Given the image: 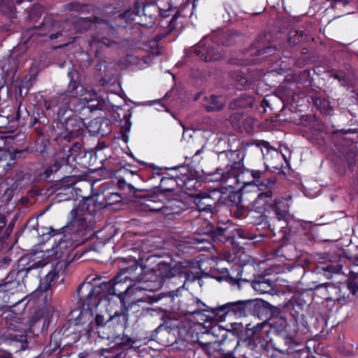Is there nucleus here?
<instances>
[{
	"mask_svg": "<svg viewBox=\"0 0 358 358\" xmlns=\"http://www.w3.org/2000/svg\"><path fill=\"white\" fill-rule=\"evenodd\" d=\"M143 269L136 264L122 268L121 273L108 282L101 283L102 292L118 296L122 305L126 306L127 296L138 291L155 292L162 286L161 279L154 273L143 274Z\"/></svg>",
	"mask_w": 358,
	"mask_h": 358,
	"instance_id": "f257e3e1",
	"label": "nucleus"
},
{
	"mask_svg": "<svg viewBox=\"0 0 358 358\" xmlns=\"http://www.w3.org/2000/svg\"><path fill=\"white\" fill-rule=\"evenodd\" d=\"M37 257L22 258L18 263L17 271H11L0 283V304L6 305L7 308L16 306L21 301L16 295L23 292L27 283L28 275H31L38 278V269L47 266Z\"/></svg>",
	"mask_w": 358,
	"mask_h": 358,
	"instance_id": "f03ea898",
	"label": "nucleus"
},
{
	"mask_svg": "<svg viewBox=\"0 0 358 358\" xmlns=\"http://www.w3.org/2000/svg\"><path fill=\"white\" fill-rule=\"evenodd\" d=\"M114 9L110 6H106L103 9L96 8L93 10V17L79 18L75 22V26L80 31L92 26H94L95 28L99 27L102 30L92 36L91 39L88 41L92 50H94L96 52L99 48H102L104 46L110 47L115 44L113 40L108 37L110 29L106 19L110 15L115 13Z\"/></svg>",
	"mask_w": 358,
	"mask_h": 358,
	"instance_id": "7ed1b4c3",
	"label": "nucleus"
},
{
	"mask_svg": "<svg viewBox=\"0 0 358 358\" xmlns=\"http://www.w3.org/2000/svg\"><path fill=\"white\" fill-rule=\"evenodd\" d=\"M278 308L264 300H244L227 303L219 308L214 310L215 314L231 315L238 317H247L252 315L262 322H268L272 313Z\"/></svg>",
	"mask_w": 358,
	"mask_h": 358,
	"instance_id": "20e7f679",
	"label": "nucleus"
},
{
	"mask_svg": "<svg viewBox=\"0 0 358 358\" xmlns=\"http://www.w3.org/2000/svg\"><path fill=\"white\" fill-rule=\"evenodd\" d=\"M221 306L210 308L209 310H202L199 308L195 313L186 322L187 325L180 324V336L187 338V336H201L203 334H210V332L219 328L217 325V320H215V317H218L221 320H225L227 317L231 315H220L215 314L214 310L219 308Z\"/></svg>",
	"mask_w": 358,
	"mask_h": 358,
	"instance_id": "39448f33",
	"label": "nucleus"
},
{
	"mask_svg": "<svg viewBox=\"0 0 358 358\" xmlns=\"http://www.w3.org/2000/svg\"><path fill=\"white\" fill-rule=\"evenodd\" d=\"M273 209L275 217L271 220H275V231L279 229L283 233V237L287 240H292L294 242L300 243L301 236H305L306 232L301 224L299 222H292L289 224L287 222L289 206L287 200L283 197L275 199Z\"/></svg>",
	"mask_w": 358,
	"mask_h": 358,
	"instance_id": "423d86ee",
	"label": "nucleus"
},
{
	"mask_svg": "<svg viewBox=\"0 0 358 358\" xmlns=\"http://www.w3.org/2000/svg\"><path fill=\"white\" fill-rule=\"evenodd\" d=\"M66 22H61L48 17L43 20L41 27L31 36V38H36L41 36L45 37V41H55L58 40L62 44L59 47L67 45L73 41L74 37L68 39L67 31L65 30Z\"/></svg>",
	"mask_w": 358,
	"mask_h": 358,
	"instance_id": "0eeeda50",
	"label": "nucleus"
},
{
	"mask_svg": "<svg viewBox=\"0 0 358 358\" xmlns=\"http://www.w3.org/2000/svg\"><path fill=\"white\" fill-rule=\"evenodd\" d=\"M57 113V121L55 122V126L59 129L64 130L59 134L68 141L77 136L82 126L84 124L80 117L73 115L71 110L64 109V108H56L55 111Z\"/></svg>",
	"mask_w": 358,
	"mask_h": 358,
	"instance_id": "6e6552de",
	"label": "nucleus"
},
{
	"mask_svg": "<svg viewBox=\"0 0 358 358\" xmlns=\"http://www.w3.org/2000/svg\"><path fill=\"white\" fill-rule=\"evenodd\" d=\"M180 204L185 206L196 194V191L201 185L197 171L189 164L180 165Z\"/></svg>",
	"mask_w": 358,
	"mask_h": 358,
	"instance_id": "1a4fd4ad",
	"label": "nucleus"
},
{
	"mask_svg": "<svg viewBox=\"0 0 358 358\" xmlns=\"http://www.w3.org/2000/svg\"><path fill=\"white\" fill-rule=\"evenodd\" d=\"M87 96L78 98L77 96L61 94L45 101L44 106L47 110H53V111H55L56 108H64L71 110V114L73 112L85 114L87 112Z\"/></svg>",
	"mask_w": 358,
	"mask_h": 358,
	"instance_id": "9d476101",
	"label": "nucleus"
},
{
	"mask_svg": "<svg viewBox=\"0 0 358 358\" xmlns=\"http://www.w3.org/2000/svg\"><path fill=\"white\" fill-rule=\"evenodd\" d=\"M85 203L76 208L71 210L70 213V222L65 227V231L71 237L78 238L83 236L92 221V215L90 212H85Z\"/></svg>",
	"mask_w": 358,
	"mask_h": 358,
	"instance_id": "9b49d317",
	"label": "nucleus"
},
{
	"mask_svg": "<svg viewBox=\"0 0 358 358\" xmlns=\"http://www.w3.org/2000/svg\"><path fill=\"white\" fill-rule=\"evenodd\" d=\"M220 197V192L216 189L199 192L187 201L185 206L180 205V211L191 208L199 212L213 213V206Z\"/></svg>",
	"mask_w": 358,
	"mask_h": 358,
	"instance_id": "f8f14e48",
	"label": "nucleus"
},
{
	"mask_svg": "<svg viewBox=\"0 0 358 358\" xmlns=\"http://www.w3.org/2000/svg\"><path fill=\"white\" fill-rule=\"evenodd\" d=\"M213 38L210 41L208 36H204L196 45L191 48L187 52V54H194L200 59L208 62L216 61L221 59L223 56L222 50Z\"/></svg>",
	"mask_w": 358,
	"mask_h": 358,
	"instance_id": "ddd939ff",
	"label": "nucleus"
},
{
	"mask_svg": "<svg viewBox=\"0 0 358 358\" xmlns=\"http://www.w3.org/2000/svg\"><path fill=\"white\" fill-rule=\"evenodd\" d=\"M228 163L224 168H217L219 179L227 182L243 166V155L240 150H229L223 153Z\"/></svg>",
	"mask_w": 358,
	"mask_h": 358,
	"instance_id": "4468645a",
	"label": "nucleus"
},
{
	"mask_svg": "<svg viewBox=\"0 0 358 358\" xmlns=\"http://www.w3.org/2000/svg\"><path fill=\"white\" fill-rule=\"evenodd\" d=\"M101 292V285L94 286L90 282H84L77 289V297L83 308L86 306L87 309L91 310L99 303Z\"/></svg>",
	"mask_w": 358,
	"mask_h": 358,
	"instance_id": "2eb2a0df",
	"label": "nucleus"
},
{
	"mask_svg": "<svg viewBox=\"0 0 358 358\" xmlns=\"http://www.w3.org/2000/svg\"><path fill=\"white\" fill-rule=\"evenodd\" d=\"M228 358H264L262 348L257 343L247 341L237 343L234 350L228 355Z\"/></svg>",
	"mask_w": 358,
	"mask_h": 358,
	"instance_id": "dca6fc26",
	"label": "nucleus"
},
{
	"mask_svg": "<svg viewBox=\"0 0 358 358\" xmlns=\"http://www.w3.org/2000/svg\"><path fill=\"white\" fill-rule=\"evenodd\" d=\"M306 305L305 300L301 295L293 296L285 303L283 308L294 318L297 324L301 323L305 327H307V322L304 320L303 308Z\"/></svg>",
	"mask_w": 358,
	"mask_h": 358,
	"instance_id": "f3484780",
	"label": "nucleus"
},
{
	"mask_svg": "<svg viewBox=\"0 0 358 358\" xmlns=\"http://www.w3.org/2000/svg\"><path fill=\"white\" fill-rule=\"evenodd\" d=\"M266 173L259 170H248L243 166L234 174L231 179L235 180V183L241 184L243 186L255 185L258 186L262 180L266 178Z\"/></svg>",
	"mask_w": 358,
	"mask_h": 358,
	"instance_id": "a211bd4d",
	"label": "nucleus"
},
{
	"mask_svg": "<svg viewBox=\"0 0 358 358\" xmlns=\"http://www.w3.org/2000/svg\"><path fill=\"white\" fill-rule=\"evenodd\" d=\"M277 178L275 176L271 177H266L262 180L261 182L258 184V189L260 192L258 194L255 201L259 204H270L272 205L274 203L272 196L273 194V190L275 187Z\"/></svg>",
	"mask_w": 358,
	"mask_h": 358,
	"instance_id": "6ab92c4d",
	"label": "nucleus"
},
{
	"mask_svg": "<svg viewBox=\"0 0 358 358\" xmlns=\"http://www.w3.org/2000/svg\"><path fill=\"white\" fill-rule=\"evenodd\" d=\"M78 241L76 237H69L68 234L63 235L55 246L52 247V254L58 261H64L66 264L68 257L74 248V243Z\"/></svg>",
	"mask_w": 358,
	"mask_h": 358,
	"instance_id": "aec40b11",
	"label": "nucleus"
},
{
	"mask_svg": "<svg viewBox=\"0 0 358 358\" xmlns=\"http://www.w3.org/2000/svg\"><path fill=\"white\" fill-rule=\"evenodd\" d=\"M180 324L187 320L199 308V301L189 294L180 301Z\"/></svg>",
	"mask_w": 358,
	"mask_h": 358,
	"instance_id": "412c9836",
	"label": "nucleus"
},
{
	"mask_svg": "<svg viewBox=\"0 0 358 358\" xmlns=\"http://www.w3.org/2000/svg\"><path fill=\"white\" fill-rule=\"evenodd\" d=\"M66 264L64 261H57L51 265V270H50L45 275V282L41 283L39 289L42 292H47L51 283L59 278V273L64 272L66 268Z\"/></svg>",
	"mask_w": 358,
	"mask_h": 358,
	"instance_id": "4be33fe9",
	"label": "nucleus"
},
{
	"mask_svg": "<svg viewBox=\"0 0 358 358\" xmlns=\"http://www.w3.org/2000/svg\"><path fill=\"white\" fill-rule=\"evenodd\" d=\"M343 268L341 259H339L338 262L333 261L331 259L328 262H320L315 268V272L317 274L324 275L327 279L332 278L334 274L339 273Z\"/></svg>",
	"mask_w": 358,
	"mask_h": 358,
	"instance_id": "5701e85b",
	"label": "nucleus"
},
{
	"mask_svg": "<svg viewBox=\"0 0 358 358\" xmlns=\"http://www.w3.org/2000/svg\"><path fill=\"white\" fill-rule=\"evenodd\" d=\"M267 325L268 322H259L252 327H251L250 324H247L245 328L244 335L242 336L241 341H247L257 343V341H260L262 338L263 329Z\"/></svg>",
	"mask_w": 358,
	"mask_h": 358,
	"instance_id": "b1692460",
	"label": "nucleus"
},
{
	"mask_svg": "<svg viewBox=\"0 0 358 358\" xmlns=\"http://www.w3.org/2000/svg\"><path fill=\"white\" fill-rule=\"evenodd\" d=\"M198 267V262H195L193 259L180 261V278L184 277L185 278V281L182 285L183 288L185 287L187 282H194L200 278L199 272L194 273L192 271H186L185 268L197 269Z\"/></svg>",
	"mask_w": 358,
	"mask_h": 358,
	"instance_id": "393cba45",
	"label": "nucleus"
},
{
	"mask_svg": "<svg viewBox=\"0 0 358 358\" xmlns=\"http://www.w3.org/2000/svg\"><path fill=\"white\" fill-rule=\"evenodd\" d=\"M210 334H203L201 336L191 335L187 336V338L182 339V341L187 343H198L200 348L208 355L213 356L216 350L215 345H217V342L213 341H203L202 338L205 336Z\"/></svg>",
	"mask_w": 358,
	"mask_h": 358,
	"instance_id": "a878e982",
	"label": "nucleus"
},
{
	"mask_svg": "<svg viewBox=\"0 0 358 358\" xmlns=\"http://www.w3.org/2000/svg\"><path fill=\"white\" fill-rule=\"evenodd\" d=\"M256 102L255 97L248 93H243L234 99L229 105L231 110H247L252 108Z\"/></svg>",
	"mask_w": 358,
	"mask_h": 358,
	"instance_id": "bb28decb",
	"label": "nucleus"
},
{
	"mask_svg": "<svg viewBox=\"0 0 358 358\" xmlns=\"http://www.w3.org/2000/svg\"><path fill=\"white\" fill-rule=\"evenodd\" d=\"M349 293L345 287H341L333 283L329 284L328 301L336 302L340 306L346 304L348 301Z\"/></svg>",
	"mask_w": 358,
	"mask_h": 358,
	"instance_id": "cd10ccee",
	"label": "nucleus"
},
{
	"mask_svg": "<svg viewBox=\"0 0 358 358\" xmlns=\"http://www.w3.org/2000/svg\"><path fill=\"white\" fill-rule=\"evenodd\" d=\"M180 252H185L186 248L199 250H210L211 244L203 238H180Z\"/></svg>",
	"mask_w": 358,
	"mask_h": 358,
	"instance_id": "c85d7f7f",
	"label": "nucleus"
},
{
	"mask_svg": "<svg viewBox=\"0 0 358 358\" xmlns=\"http://www.w3.org/2000/svg\"><path fill=\"white\" fill-rule=\"evenodd\" d=\"M241 38L242 36L238 32L233 30L218 32L216 35L213 36V38L216 41L217 44L220 43L226 46L234 45L240 41Z\"/></svg>",
	"mask_w": 358,
	"mask_h": 358,
	"instance_id": "c756f323",
	"label": "nucleus"
},
{
	"mask_svg": "<svg viewBox=\"0 0 358 358\" xmlns=\"http://www.w3.org/2000/svg\"><path fill=\"white\" fill-rule=\"evenodd\" d=\"M74 148L79 149L80 144L76 143L74 145V147L68 148L67 152H71L70 155L66 154V156L59 157L53 164L48 166L43 172L45 178H49L53 173H57L62 166L66 165L69 163V157L73 155L72 151L74 150Z\"/></svg>",
	"mask_w": 358,
	"mask_h": 358,
	"instance_id": "7c9ffc66",
	"label": "nucleus"
},
{
	"mask_svg": "<svg viewBox=\"0 0 358 358\" xmlns=\"http://www.w3.org/2000/svg\"><path fill=\"white\" fill-rule=\"evenodd\" d=\"M130 317L131 315L129 313V310L124 307V310H121L120 312H115L113 315L109 317L108 327H110L112 325H116L126 328L129 324Z\"/></svg>",
	"mask_w": 358,
	"mask_h": 358,
	"instance_id": "2f4dec72",
	"label": "nucleus"
},
{
	"mask_svg": "<svg viewBox=\"0 0 358 358\" xmlns=\"http://www.w3.org/2000/svg\"><path fill=\"white\" fill-rule=\"evenodd\" d=\"M141 210L157 212L163 209V203L156 196H148L138 201Z\"/></svg>",
	"mask_w": 358,
	"mask_h": 358,
	"instance_id": "473e14b6",
	"label": "nucleus"
},
{
	"mask_svg": "<svg viewBox=\"0 0 358 358\" xmlns=\"http://www.w3.org/2000/svg\"><path fill=\"white\" fill-rule=\"evenodd\" d=\"M157 11V8L155 5H145L143 7L142 10H138L137 13L135 14V17H132L133 13L129 11L124 12L118 15L119 17L127 20H131L134 21H136V17H141L142 15L145 16L148 15L150 19H153V15Z\"/></svg>",
	"mask_w": 358,
	"mask_h": 358,
	"instance_id": "72a5a7b5",
	"label": "nucleus"
},
{
	"mask_svg": "<svg viewBox=\"0 0 358 358\" xmlns=\"http://www.w3.org/2000/svg\"><path fill=\"white\" fill-rule=\"evenodd\" d=\"M252 223L256 226H262V228L268 227L271 231H275V220H268L266 215L264 214H257L255 211H251L249 214Z\"/></svg>",
	"mask_w": 358,
	"mask_h": 358,
	"instance_id": "f704fd0d",
	"label": "nucleus"
},
{
	"mask_svg": "<svg viewBox=\"0 0 358 358\" xmlns=\"http://www.w3.org/2000/svg\"><path fill=\"white\" fill-rule=\"evenodd\" d=\"M214 242L220 243H225L231 238V231L229 227H217L213 231L210 230L208 231Z\"/></svg>",
	"mask_w": 358,
	"mask_h": 358,
	"instance_id": "c9c22d12",
	"label": "nucleus"
},
{
	"mask_svg": "<svg viewBox=\"0 0 358 358\" xmlns=\"http://www.w3.org/2000/svg\"><path fill=\"white\" fill-rule=\"evenodd\" d=\"M202 105L208 112L222 110L224 106L222 99L215 95H210L208 97L206 96Z\"/></svg>",
	"mask_w": 358,
	"mask_h": 358,
	"instance_id": "e433bc0d",
	"label": "nucleus"
},
{
	"mask_svg": "<svg viewBox=\"0 0 358 358\" xmlns=\"http://www.w3.org/2000/svg\"><path fill=\"white\" fill-rule=\"evenodd\" d=\"M251 287L259 294L269 292L272 289V281L263 277L252 280Z\"/></svg>",
	"mask_w": 358,
	"mask_h": 358,
	"instance_id": "4c0bfd02",
	"label": "nucleus"
},
{
	"mask_svg": "<svg viewBox=\"0 0 358 358\" xmlns=\"http://www.w3.org/2000/svg\"><path fill=\"white\" fill-rule=\"evenodd\" d=\"M312 99L315 106L321 113L329 114L333 110V107L328 99L322 96H315L313 97Z\"/></svg>",
	"mask_w": 358,
	"mask_h": 358,
	"instance_id": "58836bf2",
	"label": "nucleus"
},
{
	"mask_svg": "<svg viewBox=\"0 0 358 358\" xmlns=\"http://www.w3.org/2000/svg\"><path fill=\"white\" fill-rule=\"evenodd\" d=\"M15 163V158L12 152L0 149V167H3L6 170L13 166Z\"/></svg>",
	"mask_w": 358,
	"mask_h": 358,
	"instance_id": "ea45409f",
	"label": "nucleus"
},
{
	"mask_svg": "<svg viewBox=\"0 0 358 358\" xmlns=\"http://www.w3.org/2000/svg\"><path fill=\"white\" fill-rule=\"evenodd\" d=\"M335 79L338 80L341 86L350 85L353 83V75L343 71H337L331 74Z\"/></svg>",
	"mask_w": 358,
	"mask_h": 358,
	"instance_id": "a19ab883",
	"label": "nucleus"
},
{
	"mask_svg": "<svg viewBox=\"0 0 358 358\" xmlns=\"http://www.w3.org/2000/svg\"><path fill=\"white\" fill-rule=\"evenodd\" d=\"M268 325H269L273 331L277 334H280L286 329L287 321L282 317H275L270 319V322H268Z\"/></svg>",
	"mask_w": 358,
	"mask_h": 358,
	"instance_id": "79ce46f5",
	"label": "nucleus"
},
{
	"mask_svg": "<svg viewBox=\"0 0 358 358\" xmlns=\"http://www.w3.org/2000/svg\"><path fill=\"white\" fill-rule=\"evenodd\" d=\"M153 178H158L160 180V184L159 185L155 186L156 187L160 188L162 191L171 192L173 190V186L176 182V180L172 178H164L161 177L159 173H157Z\"/></svg>",
	"mask_w": 358,
	"mask_h": 358,
	"instance_id": "37998d69",
	"label": "nucleus"
},
{
	"mask_svg": "<svg viewBox=\"0 0 358 358\" xmlns=\"http://www.w3.org/2000/svg\"><path fill=\"white\" fill-rule=\"evenodd\" d=\"M329 284L328 282L322 283L310 287V289L314 291L315 296H320L324 300L328 301Z\"/></svg>",
	"mask_w": 358,
	"mask_h": 358,
	"instance_id": "c03bdc74",
	"label": "nucleus"
},
{
	"mask_svg": "<svg viewBox=\"0 0 358 358\" xmlns=\"http://www.w3.org/2000/svg\"><path fill=\"white\" fill-rule=\"evenodd\" d=\"M308 36L302 31L292 30L289 33L288 40L293 45H298L307 39Z\"/></svg>",
	"mask_w": 358,
	"mask_h": 358,
	"instance_id": "a18cd8bd",
	"label": "nucleus"
},
{
	"mask_svg": "<svg viewBox=\"0 0 358 358\" xmlns=\"http://www.w3.org/2000/svg\"><path fill=\"white\" fill-rule=\"evenodd\" d=\"M244 116L239 113H234L231 114L229 118V120L233 127V128L238 131L243 132V126H241L243 123Z\"/></svg>",
	"mask_w": 358,
	"mask_h": 358,
	"instance_id": "49530a36",
	"label": "nucleus"
},
{
	"mask_svg": "<svg viewBox=\"0 0 358 358\" xmlns=\"http://www.w3.org/2000/svg\"><path fill=\"white\" fill-rule=\"evenodd\" d=\"M10 336L12 340L21 343L22 350H25L27 348L28 344L24 329L15 331L13 334H10Z\"/></svg>",
	"mask_w": 358,
	"mask_h": 358,
	"instance_id": "de8ad7c7",
	"label": "nucleus"
},
{
	"mask_svg": "<svg viewBox=\"0 0 358 358\" xmlns=\"http://www.w3.org/2000/svg\"><path fill=\"white\" fill-rule=\"evenodd\" d=\"M231 78L236 82V87L242 88L246 86L248 80L241 71H233L230 73Z\"/></svg>",
	"mask_w": 358,
	"mask_h": 358,
	"instance_id": "09e8293b",
	"label": "nucleus"
},
{
	"mask_svg": "<svg viewBox=\"0 0 358 358\" xmlns=\"http://www.w3.org/2000/svg\"><path fill=\"white\" fill-rule=\"evenodd\" d=\"M242 122L243 131H245L248 134L252 133L255 125V120L252 117L247 116L244 117Z\"/></svg>",
	"mask_w": 358,
	"mask_h": 358,
	"instance_id": "8fccbe9b",
	"label": "nucleus"
},
{
	"mask_svg": "<svg viewBox=\"0 0 358 358\" xmlns=\"http://www.w3.org/2000/svg\"><path fill=\"white\" fill-rule=\"evenodd\" d=\"M73 185H74V182L72 181L71 179H68L65 181H63L61 183V185L64 187V191L65 192H64V195L69 196V195L72 194V193H73L72 186ZM57 191L58 192L57 193V195H60V194H63V192L62 191V188L57 189Z\"/></svg>",
	"mask_w": 358,
	"mask_h": 358,
	"instance_id": "3c124183",
	"label": "nucleus"
},
{
	"mask_svg": "<svg viewBox=\"0 0 358 358\" xmlns=\"http://www.w3.org/2000/svg\"><path fill=\"white\" fill-rule=\"evenodd\" d=\"M87 129L90 133L93 134H100L101 120L95 118L88 122Z\"/></svg>",
	"mask_w": 358,
	"mask_h": 358,
	"instance_id": "603ef678",
	"label": "nucleus"
},
{
	"mask_svg": "<svg viewBox=\"0 0 358 358\" xmlns=\"http://www.w3.org/2000/svg\"><path fill=\"white\" fill-rule=\"evenodd\" d=\"M121 342L119 343V345L124 350L130 349L134 347V345L139 340H134L129 337L128 336H124Z\"/></svg>",
	"mask_w": 358,
	"mask_h": 358,
	"instance_id": "864d4df0",
	"label": "nucleus"
},
{
	"mask_svg": "<svg viewBox=\"0 0 358 358\" xmlns=\"http://www.w3.org/2000/svg\"><path fill=\"white\" fill-rule=\"evenodd\" d=\"M90 98L87 97V103L86 105L87 112L91 113L94 110L99 109V101L96 98H94L92 95H90Z\"/></svg>",
	"mask_w": 358,
	"mask_h": 358,
	"instance_id": "5fc2aeb1",
	"label": "nucleus"
},
{
	"mask_svg": "<svg viewBox=\"0 0 358 358\" xmlns=\"http://www.w3.org/2000/svg\"><path fill=\"white\" fill-rule=\"evenodd\" d=\"M255 48H257L255 52L256 55H262L265 54L271 55L275 51V48L271 45L265 46L264 48H262L260 45H255Z\"/></svg>",
	"mask_w": 358,
	"mask_h": 358,
	"instance_id": "6e6d98bb",
	"label": "nucleus"
},
{
	"mask_svg": "<svg viewBox=\"0 0 358 358\" xmlns=\"http://www.w3.org/2000/svg\"><path fill=\"white\" fill-rule=\"evenodd\" d=\"M117 186L120 189H127L130 192H134L136 190L131 183L127 181L126 178L118 179Z\"/></svg>",
	"mask_w": 358,
	"mask_h": 358,
	"instance_id": "4d7b16f0",
	"label": "nucleus"
},
{
	"mask_svg": "<svg viewBox=\"0 0 358 358\" xmlns=\"http://www.w3.org/2000/svg\"><path fill=\"white\" fill-rule=\"evenodd\" d=\"M108 321L109 318L106 320L104 317L101 315H96L95 317V323L96 326L101 329H103V330L106 327H108Z\"/></svg>",
	"mask_w": 358,
	"mask_h": 358,
	"instance_id": "13d9d810",
	"label": "nucleus"
},
{
	"mask_svg": "<svg viewBox=\"0 0 358 358\" xmlns=\"http://www.w3.org/2000/svg\"><path fill=\"white\" fill-rule=\"evenodd\" d=\"M327 1H331L330 8L334 9L337 7V6H342L343 7H345L348 6L350 1L349 0H326Z\"/></svg>",
	"mask_w": 358,
	"mask_h": 358,
	"instance_id": "bf43d9fd",
	"label": "nucleus"
},
{
	"mask_svg": "<svg viewBox=\"0 0 358 358\" xmlns=\"http://www.w3.org/2000/svg\"><path fill=\"white\" fill-rule=\"evenodd\" d=\"M247 212V209L245 207L243 206H238L233 210V213L234 216L237 218H242L245 216Z\"/></svg>",
	"mask_w": 358,
	"mask_h": 358,
	"instance_id": "052dcab7",
	"label": "nucleus"
},
{
	"mask_svg": "<svg viewBox=\"0 0 358 358\" xmlns=\"http://www.w3.org/2000/svg\"><path fill=\"white\" fill-rule=\"evenodd\" d=\"M83 7H84V6L80 4L78 2L70 3L66 6V8L69 10H75L77 12L81 11L83 10Z\"/></svg>",
	"mask_w": 358,
	"mask_h": 358,
	"instance_id": "680f3d73",
	"label": "nucleus"
},
{
	"mask_svg": "<svg viewBox=\"0 0 358 358\" xmlns=\"http://www.w3.org/2000/svg\"><path fill=\"white\" fill-rule=\"evenodd\" d=\"M347 289L353 295L358 296V282L353 281V282H349L348 285Z\"/></svg>",
	"mask_w": 358,
	"mask_h": 358,
	"instance_id": "e2e57ef3",
	"label": "nucleus"
},
{
	"mask_svg": "<svg viewBox=\"0 0 358 358\" xmlns=\"http://www.w3.org/2000/svg\"><path fill=\"white\" fill-rule=\"evenodd\" d=\"M234 231L235 234L240 238L253 239V236L252 235H250L249 233H246L244 230L241 229H236L234 230Z\"/></svg>",
	"mask_w": 358,
	"mask_h": 358,
	"instance_id": "0e129e2a",
	"label": "nucleus"
},
{
	"mask_svg": "<svg viewBox=\"0 0 358 358\" xmlns=\"http://www.w3.org/2000/svg\"><path fill=\"white\" fill-rule=\"evenodd\" d=\"M78 88V84L75 80H71L69 84L68 91L70 93L69 95L76 96L77 93L76 90Z\"/></svg>",
	"mask_w": 358,
	"mask_h": 358,
	"instance_id": "69168bd1",
	"label": "nucleus"
},
{
	"mask_svg": "<svg viewBox=\"0 0 358 358\" xmlns=\"http://www.w3.org/2000/svg\"><path fill=\"white\" fill-rule=\"evenodd\" d=\"M236 271H237V275H236V283L238 285V286L239 287V284H240V282L241 281H244V282H248V280H245V279H243L241 278V275H242V273H243V268L241 267L240 266H237L236 267Z\"/></svg>",
	"mask_w": 358,
	"mask_h": 358,
	"instance_id": "338daca9",
	"label": "nucleus"
},
{
	"mask_svg": "<svg viewBox=\"0 0 358 358\" xmlns=\"http://www.w3.org/2000/svg\"><path fill=\"white\" fill-rule=\"evenodd\" d=\"M11 262L10 258L8 257H3L0 258V269L7 268Z\"/></svg>",
	"mask_w": 358,
	"mask_h": 358,
	"instance_id": "774afa93",
	"label": "nucleus"
}]
</instances>
